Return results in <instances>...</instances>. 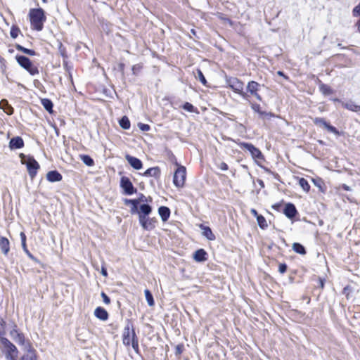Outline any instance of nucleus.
Masks as SVG:
<instances>
[{
    "instance_id": "f257e3e1",
    "label": "nucleus",
    "mask_w": 360,
    "mask_h": 360,
    "mask_svg": "<svg viewBox=\"0 0 360 360\" xmlns=\"http://www.w3.org/2000/svg\"><path fill=\"white\" fill-rule=\"evenodd\" d=\"M131 204V213H137L139 221L143 229L146 231H152L155 229L158 221L156 217H150L152 212V207L149 204Z\"/></svg>"
},
{
    "instance_id": "f03ea898",
    "label": "nucleus",
    "mask_w": 360,
    "mask_h": 360,
    "mask_svg": "<svg viewBox=\"0 0 360 360\" xmlns=\"http://www.w3.org/2000/svg\"><path fill=\"white\" fill-rule=\"evenodd\" d=\"M122 341L123 345L127 349L131 347L136 354L141 355L139 337L136 333L135 326L133 322L129 319L127 320L122 330Z\"/></svg>"
},
{
    "instance_id": "7ed1b4c3",
    "label": "nucleus",
    "mask_w": 360,
    "mask_h": 360,
    "mask_svg": "<svg viewBox=\"0 0 360 360\" xmlns=\"http://www.w3.org/2000/svg\"><path fill=\"white\" fill-rule=\"evenodd\" d=\"M28 17L31 28L36 31H41L46 20L44 11L41 8H31Z\"/></svg>"
},
{
    "instance_id": "20e7f679",
    "label": "nucleus",
    "mask_w": 360,
    "mask_h": 360,
    "mask_svg": "<svg viewBox=\"0 0 360 360\" xmlns=\"http://www.w3.org/2000/svg\"><path fill=\"white\" fill-rule=\"evenodd\" d=\"M20 161L22 165L27 167V172L30 177L32 179L35 176L39 169V163L34 158L30 155H26L22 153L20 154Z\"/></svg>"
},
{
    "instance_id": "39448f33",
    "label": "nucleus",
    "mask_w": 360,
    "mask_h": 360,
    "mask_svg": "<svg viewBox=\"0 0 360 360\" xmlns=\"http://www.w3.org/2000/svg\"><path fill=\"white\" fill-rule=\"evenodd\" d=\"M0 342L6 349L5 355L7 360H16L18 350L15 345L4 336L0 338Z\"/></svg>"
},
{
    "instance_id": "423d86ee",
    "label": "nucleus",
    "mask_w": 360,
    "mask_h": 360,
    "mask_svg": "<svg viewBox=\"0 0 360 360\" xmlns=\"http://www.w3.org/2000/svg\"><path fill=\"white\" fill-rule=\"evenodd\" d=\"M226 83L229 88L234 92L240 95L243 98L247 99L249 95L243 91L244 84L237 78L230 77L226 79Z\"/></svg>"
},
{
    "instance_id": "0eeeda50",
    "label": "nucleus",
    "mask_w": 360,
    "mask_h": 360,
    "mask_svg": "<svg viewBox=\"0 0 360 360\" xmlns=\"http://www.w3.org/2000/svg\"><path fill=\"white\" fill-rule=\"evenodd\" d=\"M175 165L177 166V169L174 172L173 183L175 186L181 188L185 184L186 169L184 166L179 165L176 162H175Z\"/></svg>"
},
{
    "instance_id": "6e6552de",
    "label": "nucleus",
    "mask_w": 360,
    "mask_h": 360,
    "mask_svg": "<svg viewBox=\"0 0 360 360\" xmlns=\"http://www.w3.org/2000/svg\"><path fill=\"white\" fill-rule=\"evenodd\" d=\"M16 60L20 65L27 70L32 75H34L39 73L37 68L32 64L28 58L20 56H16Z\"/></svg>"
},
{
    "instance_id": "1a4fd4ad",
    "label": "nucleus",
    "mask_w": 360,
    "mask_h": 360,
    "mask_svg": "<svg viewBox=\"0 0 360 360\" xmlns=\"http://www.w3.org/2000/svg\"><path fill=\"white\" fill-rule=\"evenodd\" d=\"M10 335L11 338L19 345H24L25 343V337L23 333H22L16 323H13V328L10 331Z\"/></svg>"
},
{
    "instance_id": "9d476101",
    "label": "nucleus",
    "mask_w": 360,
    "mask_h": 360,
    "mask_svg": "<svg viewBox=\"0 0 360 360\" xmlns=\"http://www.w3.org/2000/svg\"><path fill=\"white\" fill-rule=\"evenodd\" d=\"M260 84L255 81H250L247 85V91L250 95L255 96L258 101H262V96L258 94Z\"/></svg>"
},
{
    "instance_id": "9b49d317",
    "label": "nucleus",
    "mask_w": 360,
    "mask_h": 360,
    "mask_svg": "<svg viewBox=\"0 0 360 360\" xmlns=\"http://www.w3.org/2000/svg\"><path fill=\"white\" fill-rule=\"evenodd\" d=\"M314 123L319 127H323L328 131L339 135L340 133L335 127L326 122L323 118L316 117L314 119Z\"/></svg>"
},
{
    "instance_id": "f8f14e48",
    "label": "nucleus",
    "mask_w": 360,
    "mask_h": 360,
    "mask_svg": "<svg viewBox=\"0 0 360 360\" xmlns=\"http://www.w3.org/2000/svg\"><path fill=\"white\" fill-rule=\"evenodd\" d=\"M16 360H38V356L36 349L29 344L26 352Z\"/></svg>"
},
{
    "instance_id": "ddd939ff",
    "label": "nucleus",
    "mask_w": 360,
    "mask_h": 360,
    "mask_svg": "<svg viewBox=\"0 0 360 360\" xmlns=\"http://www.w3.org/2000/svg\"><path fill=\"white\" fill-rule=\"evenodd\" d=\"M120 186L126 194L131 195L134 193V192L135 191V189L131 182L130 181L129 178L126 176H123L121 178Z\"/></svg>"
},
{
    "instance_id": "4468645a",
    "label": "nucleus",
    "mask_w": 360,
    "mask_h": 360,
    "mask_svg": "<svg viewBox=\"0 0 360 360\" xmlns=\"http://www.w3.org/2000/svg\"><path fill=\"white\" fill-rule=\"evenodd\" d=\"M240 146L246 150H248L250 154L252 155V158L255 159H261L262 155L260 150L255 148L253 145L248 143H243L240 144Z\"/></svg>"
},
{
    "instance_id": "2eb2a0df",
    "label": "nucleus",
    "mask_w": 360,
    "mask_h": 360,
    "mask_svg": "<svg viewBox=\"0 0 360 360\" xmlns=\"http://www.w3.org/2000/svg\"><path fill=\"white\" fill-rule=\"evenodd\" d=\"M0 250L2 254L6 256L10 252V241L4 236H0Z\"/></svg>"
},
{
    "instance_id": "dca6fc26",
    "label": "nucleus",
    "mask_w": 360,
    "mask_h": 360,
    "mask_svg": "<svg viewBox=\"0 0 360 360\" xmlns=\"http://www.w3.org/2000/svg\"><path fill=\"white\" fill-rule=\"evenodd\" d=\"M198 226L202 231L203 236L209 240H214L216 239L215 235L209 226H205L202 224H199Z\"/></svg>"
},
{
    "instance_id": "f3484780",
    "label": "nucleus",
    "mask_w": 360,
    "mask_h": 360,
    "mask_svg": "<svg viewBox=\"0 0 360 360\" xmlns=\"http://www.w3.org/2000/svg\"><path fill=\"white\" fill-rule=\"evenodd\" d=\"M126 160L129 162V164L135 169H140L142 168V162L141 161L133 156H131L129 155H127L125 156Z\"/></svg>"
},
{
    "instance_id": "a211bd4d",
    "label": "nucleus",
    "mask_w": 360,
    "mask_h": 360,
    "mask_svg": "<svg viewBox=\"0 0 360 360\" xmlns=\"http://www.w3.org/2000/svg\"><path fill=\"white\" fill-rule=\"evenodd\" d=\"M94 315L101 321H106L109 317L108 311L102 307H98L95 309Z\"/></svg>"
},
{
    "instance_id": "6ab92c4d",
    "label": "nucleus",
    "mask_w": 360,
    "mask_h": 360,
    "mask_svg": "<svg viewBox=\"0 0 360 360\" xmlns=\"http://www.w3.org/2000/svg\"><path fill=\"white\" fill-rule=\"evenodd\" d=\"M207 253L204 249H198L193 254V259L198 262H205L207 259Z\"/></svg>"
},
{
    "instance_id": "aec40b11",
    "label": "nucleus",
    "mask_w": 360,
    "mask_h": 360,
    "mask_svg": "<svg viewBox=\"0 0 360 360\" xmlns=\"http://www.w3.org/2000/svg\"><path fill=\"white\" fill-rule=\"evenodd\" d=\"M286 206L284 208V214L290 219H292L297 214V211L294 206V204H285Z\"/></svg>"
},
{
    "instance_id": "412c9836",
    "label": "nucleus",
    "mask_w": 360,
    "mask_h": 360,
    "mask_svg": "<svg viewBox=\"0 0 360 360\" xmlns=\"http://www.w3.org/2000/svg\"><path fill=\"white\" fill-rule=\"evenodd\" d=\"M170 213V210L167 207L161 206L158 209V214H160L163 222H165L169 219Z\"/></svg>"
},
{
    "instance_id": "4be33fe9",
    "label": "nucleus",
    "mask_w": 360,
    "mask_h": 360,
    "mask_svg": "<svg viewBox=\"0 0 360 360\" xmlns=\"http://www.w3.org/2000/svg\"><path fill=\"white\" fill-rule=\"evenodd\" d=\"M24 146L23 140L19 137L13 138L9 143L11 149H18L21 148Z\"/></svg>"
},
{
    "instance_id": "5701e85b",
    "label": "nucleus",
    "mask_w": 360,
    "mask_h": 360,
    "mask_svg": "<svg viewBox=\"0 0 360 360\" xmlns=\"http://www.w3.org/2000/svg\"><path fill=\"white\" fill-rule=\"evenodd\" d=\"M342 106L349 110L354 112L360 111V105L356 104L354 102L352 101H346V102H340Z\"/></svg>"
},
{
    "instance_id": "b1692460",
    "label": "nucleus",
    "mask_w": 360,
    "mask_h": 360,
    "mask_svg": "<svg viewBox=\"0 0 360 360\" xmlns=\"http://www.w3.org/2000/svg\"><path fill=\"white\" fill-rule=\"evenodd\" d=\"M46 179L49 181L56 182L62 179L61 174L57 171H51L46 174Z\"/></svg>"
},
{
    "instance_id": "393cba45",
    "label": "nucleus",
    "mask_w": 360,
    "mask_h": 360,
    "mask_svg": "<svg viewBox=\"0 0 360 360\" xmlns=\"http://www.w3.org/2000/svg\"><path fill=\"white\" fill-rule=\"evenodd\" d=\"M251 108L252 109L257 112L260 116L263 117V116H269V117H273V114L271 113V112H266L265 111H262L261 110V107L259 104L257 103H252L251 104Z\"/></svg>"
},
{
    "instance_id": "a878e982",
    "label": "nucleus",
    "mask_w": 360,
    "mask_h": 360,
    "mask_svg": "<svg viewBox=\"0 0 360 360\" xmlns=\"http://www.w3.org/2000/svg\"><path fill=\"white\" fill-rule=\"evenodd\" d=\"M0 108H1L7 115H12L13 112V108L8 104L6 100H2L0 102Z\"/></svg>"
},
{
    "instance_id": "bb28decb",
    "label": "nucleus",
    "mask_w": 360,
    "mask_h": 360,
    "mask_svg": "<svg viewBox=\"0 0 360 360\" xmlns=\"http://www.w3.org/2000/svg\"><path fill=\"white\" fill-rule=\"evenodd\" d=\"M21 245H22V250L23 251L25 252V254L27 255V257L31 259L34 262L37 263V264H40V261L37 258L35 257L30 252V250H28L27 248V243L26 242H22L21 243Z\"/></svg>"
},
{
    "instance_id": "cd10ccee",
    "label": "nucleus",
    "mask_w": 360,
    "mask_h": 360,
    "mask_svg": "<svg viewBox=\"0 0 360 360\" xmlns=\"http://www.w3.org/2000/svg\"><path fill=\"white\" fill-rule=\"evenodd\" d=\"M292 250L300 255H305L307 253V251L305 250V248L299 243H294L292 244Z\"/></svg>"
},
{
    "instance_id": "c85d7f7f",
    "label": "nucleus",
    "mask_w": 360,
    "mask_h": 360,
    "mask_svg": "<svg viewBox=\"0 0 360 360\" xmlns=\"http://www.w3.org/2000/svg\"><path fill=\"white\" fill-rule=\"evenodd\" d=\"M160 174V170L158 167H151L148 169L143 174L146 176H157Z\"/></svg>"
},
{
    "instance_id": "c756f323",
    "label": "nucleus",
    "mask_w": 360,
    "mask_h": 360,
    "mask_svg": "<svg viewBox=\"0 0 360 360\" xmlns=\"http://www.w3.org/2000/svg\"><path fill=\"white\" fill-rule=\"evenodd\" d=\"M41 105L43 107L49 112H52L53 103L52 102L47 98H43L41 101Z\"/></svg>"
},
{
    "instance_id": "7c9ffc66",
    "label": "nucleus",
    "mask_w": 360,
    "mask_h": 360,
    "mask_svg": "<svg viewBox=\"0 0 360 360\" xmlns=\"http://www.w3.org/2000/svg\"><path fill=\"white\" fill-rule=\"evenodd\" d=\"M144 292H145L146 299L147 300L148 305L150 307L154 306L155 301H154L153 295L150 292V291L149 290L146 289V290H145Z\"/></svg>"
},
{
    "instance_id": "2f4dec72",
    "label": "nucleus",
    "mask_w": 360,
    "mask_h": 360,
    "mask_svg": "<svg viewBox=\"0 0 360 360\" xmlns=\"http://www.w3.org/2000/svg\"><path fill=\"white\" fill-rule=\"evenodd\" d=\"M257 221L260 229H266L268 227L266 220L262 215L258 216Z\"/></svg>"
},
{
    "instance_id": "473e14b6",
    "label": "nucleus",
    "mask_w": 360,
    "mask_h": 360,
    "mask_svg": "<svg viewBox=\"0 0 360 360\" xmlns=\"http://www.w3.org/2000/svg\"><path fill=\"white\" fill-rule=\"evenodd\" d=\"M299 185L304 191H309L310 189V186L308 181L304 178L298 179Z\"/></svg>"
},
{
    "instance_id": "72a5a7b5",
    "label": "nucleus",
    "mask_w": 360,
    "mask_h": 360,
    "mask_svg": "<svg viewBox=\"0 0 360 360\" xmlns=\"http://www.w3.org/2000/svg\"><path fill=\"white\" fill-rule=\"evenodd\" d=\"M314 184L319 188L320 191H323L325 189V184L320 178L312 179Z\"/></svg>"
},
{
    "instance_id": "f704fd0d",
    "label": "nucleus",
    "mask_w": 360,
    "mask_h": 360,
    "mask_svg": "<svg viewBox=\"0 0 360 360\" xmlns=\"http://www.w3.org/2000/svg\"><path fill=\"white\" fill-rule=\"evenodd\" d=\"M120 125L124 129L130 128V122L127 117L124 116L120 120Z\"/></svg>"
},
{
    "instance_id": "c9c22d12",
    "label": "nucleus",
    "mask_w": 360,
    "mask_h": 360,
    "mask_svg": "<svg viewBox=\"0 0 360 360\" xmlns=\"http://www.w3.org/2000/svg\"><path fill=\"white\" fill-rule=\"evenodd\" d=\"M185 350V347L183 343H180L175 347V355L178 358H180L181 354Z\"/></svg>"
},
{
    "instance_id": "e433bc0d",
    "label": "nucleus",
    "mask_w": 360,
    "mask_h": 360,
    "mask_svg": "<svg viewBox=\"0 0 360 360\" xmlns=\"http://www.w3.org/2000/svg\"><path fill=\"white\" fill-rule=\"evenodd\" d=\"M81 159L83 161V162L87 166H92L94 165V160L91 158H90L89 155H82Z\"/></svg>"
},
{
    "instance_id": "4c0bfd02",
    "label": "nucleus",
    "mask_w": 360,
    "mask_h": 360,
    "mask_svg": "<svg viewBox=\"0 0 360 360\" xmlns=\"http://www.w3.org/2000/svg\"><path fill=\"white\" fill-rule=\"evenodd\" d=\"M16 47H17L18 50H20V51H22L23 53H27V54H29V55H31V56L34 55V51H32V50L24 48L22 46H20V45H18Z\"/></svg>"
},
{
    "instance_id": "58836bf2",
    "label": "nucleus",
    "mask_w": 360,
    "mask_h": 360,
    "mask_svg": "<svg viewBox=\"0 0 360 360\" xmlns=\"http://www.w3.org/2000/svg\"><path fill=\"white\" fill-rule=\"evenodd\" d=\"M20 32V31L18 27H12L11 29L10 34H11V37H13V39H15L18 36Z\"/></svg>"
},
{
    "instance_id": "ea45409f",
    "label": "nucleus",
    "mask_w": 360,
    "mask_h": 360,
    "mask_svg": "<svg viewBox=\"0 0 360 360\" xmlns=\"http://www.w3.org/2000/svg\"><path fill=\"white\" fill-rule=\"evenodd\" d=\"M197 74H198V79L204 84V85H206L207 84V80L205 79V77H204L202 71L200 70H197Z\"/></svg>"
},
{
    "instance_id": "a19ab883",
    "label": "nucleus",
    "mask_w": 360,
    "mask_h": 360,
    "mask_svg": "<svg viewBox=\"0 0 360 360\" xmlns=\"http://www.w3.org/2000/svg\"><path fill=\"white\" fill-rule=\"evenodd\" d=\"M5 326H6V321L3 319L0 321V338H2L5 335Z\"/></svg>"
},
{
    "instance_id": "79ce46f5",
    "label": "nucleus",
    "mask_w": 360,
    "mask_h": 360,
    "mask_svg": "<svg viewBox=\"0 0 360 360\" xmlns=\"http://www.w3.org/2000/svg\"><path fill=\"white\" fill-rule=\"evenodd\" d=\"M138 127L141 131H148L150 129V127L148 124H144V123H139Z\"/></svg>"
},
{
    "instance_id": "37998d69",
    "label": "nucleus",
    "mask_w": 360,
    "mask_h": 360,
    "mask_svg": "<svg viewBox=\"0 0 360 360\" xmlns=\"http://www.w3.org/2000/svg\"><path fill=\"white\" fill-rule=\"evenodd\" d=\"M184 109L188 111V112H193L194 111V106L191 104L190 103H184L183 106Z\"/></svg>"
},
{
    "instance_id": "c03bdc74",
    "label": "nucleus",
    "mask_w": 360,
    "mask_h": 360,
    "mask_svg": "<svg viewBox=\"0 0 360 360\" xmlns=\"http://www.w3.org/2000/svg\"><path fill=\"white\" fill-rule=\"evenodd\" d=\"M321 89L323 91V93L326 94H330L332 92L330 88L326 85H321Z\"/></svg>"
},
{
    "instance_id": "a18cd8bd",
    "label": "nucleus",
    "mask_w": 360,
    "mask_h": 360,
    "mask_svg": "<svg viewBox=\"0 0 360 360\" xmlns=\"http://www.w3.org/2000/svg\"><path fill=\"white\" fill-rule=\"evenodd\" d=\"M101 297L103 298V301L105 304H109L110 303V297L104 292H101Z\"/></svg>"
},
{
    "instance_id": "49530a36",
    "label": "nucleus",
    "mask_w": 360,
    "mask_h": 360,
    "mask_svg": "<svg viewBox=\"0 0 360 360\" xmlns=\"http://www.w3.org/2000/svg\"><path fill=\"white\" fill-rule=\"evenodd\" d=\"M287 265L285 263L280 264L278 266V271L281 274H284L287 271Z\"/></svg>"
},
{
    "instance_id": "de8ad7c7",
    "label": "nucleus",
    "mask_w": 360,
    "mask_h": 360,
    "mask_svg": "<svg viewBox=\"0 0 360 360\" xmlns=\"http://www.w3.org/2000/svg\"><path fill=\"white\" fill-rule=\"evenodd\" d=\"M353 14L355 16L360 15V3L354 8Z\"/></svg>"
},
{
    "instance_id": "09e8293b",
    "label": "nucleus",
    "mask_w": 360,
    "mask_h": 360,
    "mask_svg": "<svg viewBox=\"0 0 360 360\" xmlns=\"http://www.w3.org/2000/svg\"><path fill=\"white\" fill-rule=\"evenodd\" d=\"M219 168L223 171H226L228 169V165L225 162H221L219 165Z\"/></svg>"
},
{
    "instance_id": "8fccbe9b",
    "label": "nucleus",
    "mask_w": 360,
    "mask_h": 360,
    "mask_svg": "<svg viewBox=\"0 0 360 360\" xmlns=\"http://www.w3.org/2000/svg\"><path fill=\"white\" fill-rule=\"evenodd\" d=\"M20 236V238H21V243L26 242L27 238H26L25 233L24 232H21Z\"/></svg>"
},
{
    "instance_id": "3c124183",
    "label": "nucleus",
    "mask_w": 360,
    "mask_h": 360,
    "mask_svg": "<svg viewBox=\"0 0 360 360\" xmlns=\"http://www.w3.org/2000/svg\"><path fill=\"white\" fill-rule=\"evenodd\" d=\"M250 212H251L252 214L254 217H255L257 219V217H258V216H260V215H261V214H258V212H257V210H255V209H252V210H250Z\"/></svg>"
},
{
    "instance_id": "603ef678",
    "label": "nucleus",
    "mask_w": 360,
    "mask_h": 360,
    "mask_svg": "<svg viewBox=\"0 0 360 360\" xmlns=\"http://www.w3.org/2000/svg\"><path fill=\"white\" fill-rule=\"evenodd\" d=\"M101 274L105 277L108 276V272L105 267H102Z\"/></svg>"
},
{
    "instance_id": "864d4df0",
    "label": "nucleus",
    "mask_w": 360,
    "mask_h": 360,
    "mask_svg": "<svg viewBox=\"0 0 360 360\" xmlns=\"http://www.w3.org/2000/svg\"><path fill=\"white\" fill-rule=\"evenodd\" d=\"M319 282L320 288H324V281L322 278H319Z\"/></svg>"
},
{
    "instance_id": "5fc2aeb1",
    "label": "nucleus",
    "mask_w": 360,
    "mask_h": 360,
    "mask_svg": "<svg viewBox=\"0 0 360 360\" xmlns=\"http://www.w3.org/2000/svg\"><path fill=\"white\" fill-rule=\"evenodd\" d=\"M349 290V286H346L343 289V292L346 293V292H348Z\"/></svg>"
},
{
    "instance_id": "6e6d98bb",
    "label": "nucleus",
    "mask_w": 360,
    "mask_h": 360,
    "mask_svg": "<svg viewBox=\"0 0 360 360\" xmlns=\"http://www.w3.org/2000/svg\"><path fill=\"white\" fill-rule=\"evenodd\" d=\"M349 290V286H346L343 289V292L346 293V292H348Z\"/></svg>"
},
{
    "instance_id": "4d7b16f0",
    "label": "nucleus",
    "mask_w": 360,
    "mask_h": 360,
    "mask_svg": "<svg viewBox=\"0 0 360 360\" xmlns=\"http://www.w3.org/2000/svg\"><path fill=\"white\" fill-rule=\"evenodd\" d=\"M356 25H357V27H358V30L360 32V18H359V20L358 21Z\"/></svg>"
},
{
    "instance_id": "13d9d810",
    "label": "nucleus",
    "mask_w": 360,
    "mask_h": 360,
    "mask_svg": "<svg viewBox=\"0 0 360 360\" xmlns=\"http://www.w3.org/2000/svg\"><path fill=\"white\" fill-rule=\"evenodd\" d=\"M342 188L346 190V191H348L349 190V187L347 186V185H342Z\"/></svg>"
},
{
    "instance_id": "bf43d9fd",
    "label": "nucleus",
    "mask_w": 360,
    "mask_h": 360,
    "mask_svg": "<svg viewBox=\"0 0 360 360\" xmlns=\"http://www.w3.org/2000/svg\"><path fill=\"white\" fill-rule=\"evenodd\" d=\"M126 202H131V203H134V202H136V200H127V201H126Z\"/></svg>"
},
{
    "instance_id": "052dcab7",
    "label": "nucleus",
    "mask_w": 360,
    "mask_h": 360,
    "mask_svg": "<svg viewBox=\"0 0 360 360\" xmlns=\"http://www.w3.org/2000/svg\"><path fill=\"white\" fill-rule=\"evenodd\" d=\"M43 3H46L47 0H42Z\"/></svg>"
},
{
    "instance_id": "680f3d73",
    "label": "nucleus",
    "mask_w": 360,
    "mask_h": 360,
    "mask_svg": "<svg viewBox=\"0 0 360 360\" xmlns=\"http://www.w3.org/2000/svg\"><path fill=\"white\" fill-rule=\"evenodd\" d=\"M278 74H279V75H281L282 72H278Z\"/></svg>"
}]
</instances>
